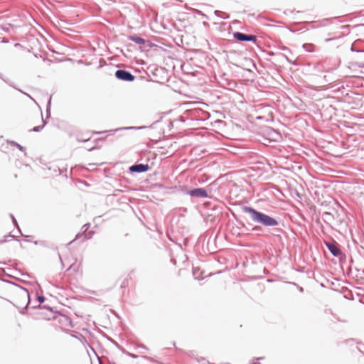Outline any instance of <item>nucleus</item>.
<instances>
[{
  "mask_svg": "<svg viewBox=\"0 0 364 364\" xmlns=\"http://www.w3.org/2000/svg\"><path fill=\"white\" fill-rule=\"evenodd\" d=\"M242 210L250 215L251 220L255 223L264 227H274L279 225V222L274 218H272L262 212H260L252 207L244 205Z\"/></svg>",
  "mask_w": 364,
  "mask_h": 364,
  "instance_id": "nucleus-1",
  "label": "nucleus"
},
{
  "mask_svg": "<svg viewBox=\"0 0 364 364\" xmlns=\"http://www.w3.org/2000/svg\"><path fill=\"white\" fill-rule=\"evenodd\" d=\"M263 135L269 141L279 142L282 140V134L274 129L267 127L263 130Z\"/></svg>",
  "mask_w": 364,
  "mask_h": 364,
  "instance_id": "nucleus-2",
  "label": "nucleus"
},
{
  "mask_svg": "<svg viewBox=\"0 0 364 364\" xmlns=\"http://www.w3.org/2000/svg\"><path fill=\"white\" fill-rule=\"evenodd\" d=\"M115 77L120 80L127 82H132L135 78V76L129 71L122 69H119L115 72Z\"/></svg>",
  "mask_w": 364,
  "mask_h": 364,
  "instance_id": "nucleus-3",
  "label": "nucleus"
},
{
  "mask_svg": "<svg viewBox=\"0 0 364 364\" xmlns=\"http://www.w3.org/2000/svg\"><path fill=\"white\" fill-rule=\"evenodd\" d=\"M187 194L192 198H205L208 197V192L204 188H197L188 190Z\"/></svg>",
  "mask_w": 364,
  "mask_h": 364,
  "instance_id": "nucleus-4",
  "label": "nucleus"
},
{
  "mask_svg": "<svg viewBox=\"0 0 364 364\" xmlns=\"http://www.w3.org/2000/svg\"><path fill=\"white\" fill-rule=\"evenodd\" d=\"M325 245L329 250V252L334 256V257H340L342 255V251L341 248L339 247L338 245L335 242H324Z\"/></svg>",
  "mask_w": 364,
  "mask_h": 364,
  "instance_id": "nucleus-5",
  "label": "nucleus"
},
{
  "mask_svg": "<svg viewBox=\"0 0 364 364\" xmlns=\"http://www.w3.org/2000/svg\"><path fill=\"white\" fill-rule=\"evenodd\" d=\"M150 167L149 164H136L129 167V171L131 173H144L149 170Z\"/></svg>",
  "mask_w": 364,
  "mask_h": 364,
  "instance_id": "nucleus-6",
  "label": "nucleus"
},
{
  "mask_svg": "<svg viewBox=\"0 0 364 364\" xmlns=\"http://www.w3.org/2000/svg\"><path fill=\"white\" fill-rule=\"evenodd\" d=\"M19 287V291L18 293V295L20 297V299H23L24 301L26 302V306L24 307V309H26L31 301L29 292H28V289H26L24 287Z\"/></svg>",
  "mask_w": 364,
  "mask_h": 364,
  "instance_id": "nucleus-7",
  "label": "nucleus"
},
{
  "mask_svg": "<svg viewBox=\"0 0 364 364\" xmlns=\"http://www.w3.org/2000/svg\"><path fill=\"white\" fill-rule=\"evenodd\" d=\"M127 38L139 45H144L146 43V40L137 35L129 36Z\"/></svg>",
  "mask_w": 364,
  "mask_h": 364,
  "instance_id": "nucleus-8",
  "label": "nucleus"
},
{
  "mask_svg": "<svg viewBox=\"0 0 364 364\" xmlns=\"http://www.w3.org/2000/svg\"><path fill=\"white\" fill-rule=\"evenodd\" d=\"M247 36H248V34H246V33H244L242 32L237 31V32L233 33L234 38L240 42L247 41Z\"/></svg>",
  "mask_w": 364,
  "mask_h": 364,
  "instance_id": "nucleus-9",
  "label": "nucleus"
},
{
  "mask_svg": "<svg viewBox=\"0 0 364 364\" xmlns=\"http://www.w3.org/2000/svg\"><path fill=\"white\" fill-rule=\"evenodd\" d=\"M146 128H147V127H146V126L122 127V128H119V129H111V130H109V131H105V132H109H109H116L118 130H122V129H146Z\"/></svg>",
  "mask_w": 364,
  "mask_h": 364,
  "instance_id": "nucleus-10",
  "label": "nucleus"
},
{
  "mask_svg": "<svg viewBox=\"0 0 364 364\" xmlns=\"http://www.w3.org/2000/svg\"><path fill=\"white\" fill-rule=\"evenodd\" d=\"M214 14L215 16H217L223 19H228L230 18V15L228 14L221 11H219V10H215L214 11Z\"/></svg>",
  "mask_w": 364,
  "mask_h": 364,
  "instance_id": "nucleus-11",
  "label": "nucleus"
},
{
  "mask_svg": "<svg viewBox=\"0 0 364 364\" xmlns=\"http://www.w3.org/2000/svg\"><path fill=\"white\" fill-rule=\"evenodd\" d=\"M90 226V223L85 224L82 226V233L77 234L76 236H75V240H78L85 232H86L87 231V230L89 229Z\"/></svg>",
  "mask_w": 364,
  "mask_h": 364,
  "instance_id": "nucleus-12",
  "label": "nucleus"
},
{
  "mask_svg": "<svg viewBox=\"0 0 364 364\" xmlns=\"http://www.w3.org/2000/svg\"><path fill=\"white\" fill-rule=\"evenodd\" d=\"M7 143L15 146L21 151H23V152L26 151V148L24 146H22L21 144H18L17 142H16L14 141H8Z\"/></svg>",
  "mask_w": 364,
  "mask_h": 364,
  "instance_id": "nucleus-13",
  "label": "nucleus"
},
{
  "mask_svg": "<svg viewBox=\"0 0 364 364\" xmlns=\"http://www.w3.org/2000/svg\"><path fill=\"white\" fill-rule=\"evenodd\" d=\"M42 121H43V125L41 126H36V127H34L33 129H32V131L33 132H40L41 130L43 129V128L44 127V126L46 125V121L43 119V118H42Z\"/></svg>",
  "mask_w": 364,
  "mask_h": 364,
  "instance_id": "nucleus-14",
  "label": "nucleus"
},
{
  "mask_svg": "<svg viewBox=\"0 0 364 364\" xmlns=\"http://www.w3.org/2000/svg\"><path fill=\"white\" fill-rule=\"evenodd\" d=\"M323 218L325 222L327 220H330L331 218H333V215L328 212H325L323 214Z\"/></svg>",
  "mask_w": 364,
  "mask_h": 364,
  "instance_id": "nucleus-15",
  "label": "nucleus"
},
{
  "mask_svg": "<svg viewBox=\"0 0 364 364\" xmlns=\"http://www.w3.org/2000/svg\"><path fill=\"white\" fill-rule=\"evenodd\" d=\"M247 41L256 43L257 42V36L255 35L248 34Z\"/></svg>",
  "mask_w": 364,
  "mask_h": 364,
  "instance_id": "nucleus-16",
  "label": "nucleus"
},
{
  "mask_svg": "<svg viewBox=\"0 0 364 364\" xmlns=\"http://www.w3.org/2000/svg\"><path fill=\"white\" fill-rule=\"evenodd\" d=\"M10 216H11V218L12 219V222H13L14 225H15V227H16V228L18 229V230L20 231V228H19V227H18V223H17V221H16V218H14V216L12 214H10Z\"/></svg>",
  "mask_w": 364,
  "mask_h": 364,
  "instance_id": "nucleus-17",
  "label": "nucleus"
},
{
  "mask_svg": "<svg viewBox=\"0 0 364 364\" xmlns=\"http://www.w3.org/2000/svg\"><path fill=\"white\" fill-rule=\"evenodd\" d=\"M46 298L42 295L37 296V300L39 302V304H42L44 302Z\"/></svg>",
  "mask_w": 364,
  "mask_h": 364,
  "instance_id": "nucleus-18",
  "label": "nucleus"
},
{
  "mask_svg": "<svg viewBox=\"0 0 364 364\" xmlns=\"http://www.w3.org/2000/svg\"><path fill=\"white\" fill-rule=\"evenodd\" d=\"M50 99L48 101V105H47V109H46L47 117H49L50 115Z\"/></svg>",
  "mask_w": 364,
  "mask_h": 364,
  "instance_id": "nucleus-19",
  "label": "nucleus"
},
{
  "mask_svg": "<svg viewBox=\"0 0 364 364\" xmlns=\"http://www.w3.org/2000/svg\"><path fill=\"white\" fill-rule=\"evenodd\" d=\"M280 49H281V50H284V51H286V52H287V53H291V50H290L289 48H287V47H286V46H282L280 47Z\"/></svg>",
  "mask_w": 364,
  "mask_h": 364,
  "instance_id": "nucleus-20",
  "label": "nucleus"
},
{
  "mask_svg": "<svg viewBox=\"0 0 364 364\" xmlns=\"http://www.w3.org/2000/svg\"><path fill=\"white\" fill-rule=\"evenodd\" d=\"M17 90H18L19 92H21V93H23V94L26 95V96H28V97H29L32 101L36 102V101H35V100H34V99H33L31 95H29L28 94H27V93L24 92L23 91H22V90H20V89H17Z\"/></svg>",
  "mask_w": 364,
  "mask_h": 364,
  "instance_id": "nucleus-21",
  "label": "nucleus"
},
{
  "mask_svg": "<svg viewBox=\"0 0 364 364\" xmlns=\"http://www.w3.org/2000/svg\"><path fill=\"white\" fill-rule=\"evenodd\" d=\"M336 19H337V18H336V17H335V18H323V19L321 21V22H323V23H324V22H329V21H332L336 20Z\"/></svg>",
  "mask_w": 364,
  "mask_h": 364,
  "instance_id": "nucleus-22",
  "label": "nucleus"
},
{
  "mask_svg": "<svg viewBox=\"0 0 364 364\" xmlns=\"http://www.w3.org/2000/svg\"><path fill=\"white\" fill-rule=\"evenodd\" d=\"M93 235V232H90L87 235H86L84 237V240H88V239H90L92 237Z\"/></svg>",
  "mask_w": 364,
  "mask_h": 364,
  "instance_id": "nucleus-23",
  "label": "nucleus"
},
{
  "mask_svg": "<svg viewBox=\"0 0 364 364\" xmlns=\"http://www.w3.org/2000/svg\"><path fill=\"white\" fill-rule=\"evenodd\" d=\"M6 83H8L10 86L13 87L15 89H17L15 85H14V83L9 80H4Z\"/></svg>",
  "mask_w": 364,
  "mask_h": 364,
  "instance_id": "nucleus-24",
  "label": "nucleus"
},
{
  "mask_svg": "<svg viewBox=\"0 0 364 364\" xmlns=\"http://www.w3.org/2000/svg\"><path fill=\"white\" fill-rule=\"evenodd\" d=\"M282 56H283L284 58H285V59H286L289 63H292V64H293L292 61H291V60H289V59L288 58V57H287L285 54H282Z\"/></svg>",
  "mask_w": 364,
  "mask_h": 364,
  "instance_id": "nucleus-25",
  "label": "nucleus"
},
{
  "mask_svg": "<svg viewBox=\"0 0 364 364\" xmlns=\"http://www.w3.org/2000/svg\"><path fill=\"white\" fill-rule=\"evenodd\" d=\"M260 228H260V226H255V227H254V228H252V230H253V231H257V230H260Z\"/></svg>",
  "mask_w": 364,
  "mask_h": 364,
  "instance_id": "nucleus-26",
  "label": "nucleus"
},
{
  "mask_svg": "<svg viewBox=\"0 0 364 364\" xmlns=\"http://www.w3.org/2000/svg\"><path fill=\"white\" fill-rule=\"evenodd\" d=\"M138 347L143 349H147V348L144 344H139Z\"/></svg>",
  "mask_w": 364,
  "mask_h": 364,
  "instance_id": "nucleus-27",
  "label": "nucleus"
},
{
  "mask_svg": "<svg viewBox=\"0 0 364 364\" xmlns=\"http://www.w3.org/2000/svg\"><path fill=\"white\" fill-rule=\"evenodd\" d=\"M129 355L133 358H137V355H134L133 353H129Z\"/></svg>",
  "mask_w": 364,
  "mask_h": 364,
  "instance_id": "nucleus-28",
  "label": "nucleus"
},
{
  "mask_svg": "<svg viewBox=\"0 0 364 364\" xmlns=\"http://www.w3.org/2000/svg\"><path fill=\"white\" fill-rule=\"evenodd\" d=\"M358 65L359 68H364V63H358Z\"/></svg>",
  "mask_w": 364,
  "mask_h": 364,
  "instance_id": "nucleus-29",
  "label": "nucleus"
},
{
  "mask_svg": "<svg viewBox=\"0 0 364 364\" xmlns=\"http://www.w3.org/2000/svg\"><path fill=\"white\" fill-rule=\"evenodd\" d=\"M298 289H299V291L300 292H303V291H304V288H303V287H298Z\"/></svg>",
  "mask_w": 364,
  "mask_h": 364,
  "instance_id": "nucleus-30",
  "label": "nucleus"
},
{
  "mask_svg": "<svg viewBox=\"0 0 364 364\" xmlns=\"http://www.w3.org/2000/svg\"><path fill=\"white\" fill-rule=\"evenodd\" d=\"M58 257H59V259H60V260L61 262V264L63 265V260H62V258H61V256H60V254H58Z\"/></svg>",
  "mask_w": 364,
  "mask_h": 364,
  "instance_id": "nucleus-31",
  "label": "nucleus"
},
{
  "mask_svg": "<svg viewBox=\"0 0 364 364\" xmlns=\"http://www.w3.org/2000/svg\"><path fill=\"white\" fill-rule=\"evenodd\" d=\"M8 237H14V235H11V234H9V235H8Z\"/></svg>",
  "mask_w": 364,
  "mask_h": 364,
  "instance_id": "nucleus-32",
  "label": "nucleus"
},
{
  "mask_svg": "<svg viewBox=\"0 0 364 364\" xmlns=\"http://www.w3.org/2000/svg\"><path fill=\"white\" fill-rule=\"evenodd\" d=\"M263 358H257V360H262Z\"/></svg>",
  "mask_w": 364,
  "mask_h": 364,
  "instance_id": "nucleus-33",
  "label": "nucleus"
},
{
  "mask_svg": "<svg viewBox=\"0 0 364 364\" xmlns=\"http://www.w3.org/2000/svg\"><path fill=\"white\" fill-rule=\"evenodd\" d=\"M351 50H352V51H354V49H353V46L351 47Z\"/></svg>",
  "mask_w": 364,
  "mask_h": 364,
  "instance_id": "nucleus-34",
  "label": "nucleus"
},
{
  "mask_svg": "<svg viewBox=\"0 0 364 364\" xmlns=\"http://www.w3.org/2000/svg\"><path fill=\"white\" fill-rule=\"evenodd\" d=\"M75 240L74 239L72 242H70V244H72V242H73V241H75Z\"/></svg>",
  "mask_w": 364,
  "mask_h": 364,
  "instance_id": "nucleus-35",
  "label": "nucleus"
},
{
  "mask_svg": "<svg viewBox=\"0 0 364 364\" xmlns=\"http://www.w3.org/2000/svg\"><path fill=\"white\" fill-rule=\"evenodd\" d=\"M253 364H259V363H256V362H255V363H253Z\"/></svg>",
  "mask_w": 364,
  "mask_h": 364,
  "instance_id": "nucleus-36",
  "label": "nucleus"
}]
</instances>
